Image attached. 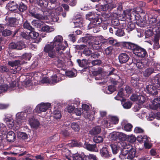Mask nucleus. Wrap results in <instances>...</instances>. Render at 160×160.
I'll list each match as a JSON object with an SVG mask.
<instances>
[{"label":"nucleus","instance_id":"obj_1","mask_svg":"<svg viewBox=\"0 0 160 160\" xmlns=\"http://www.w3.org/2000/svg\"><path fill=\"white\" fill-rule=\"evenodd\" d=\"M63 38L60 35L56 36L53 42L46 44L44 47L43 51L50 58H54L56 55L57 52L63 51L65 49V47L62 45Z\"/></svg>","mask_w":160,"mask_h":160},{"label":"nucleus","instance_id":"obj_2","mask_svg":"<svg viewBox=\"0 0 160 160\" xmlns=\"http://www.w3.org/2000/svg\"><path fill=\"white\" fill-rule=\"evenodd\" d=\"M130 9H127L124 11L125 15L128 17V18L131 20L135 21L138 20L139 22H141L140 27H143L145 24L146 21L144 19H146L145 16H142V13L140 14L139 13L135 12H131Z\"/></svg>","mask_w":160,"mask_h":160},{"label":"nucleus","instance_id":"obj_3","mask_svg":"<svg viewBox=\"0 0 160 160\" xmlns=\"http://www.w3.org/2000/svg\"><path fill=\"white\" fill-rule=\"evenodd\" d=\"M136 150L132 146L127 145L125 147V149L122 151V154L120 155L121 158H126L128 159H132L135 156Z\"/></svg>","mask_w":160,"mask_h":160},{"label":"nucleus","instance_id":"obj_4","mask_svg":"<svg viewBox=\"0 0 160 160\" xmlns=\"http://www.w3.org/2000/svg\"><path fill=\"white\" fill-rule=\"evenodd\" d=\"M29 12L32 17L38 19H45L47 16L43 10L33 6L29 7Z\"/></svg>","mask_w":160,"mask_h":160},{"label":"nucleus","instance_id":"obj_5","mask_svg":"<svg viewBox=\"0 0 160 160\" xmlns=\"http://www.w3.org/2000/svg\"><path fill=\"white\" fill-rule=\"evenodd\" d=\"M160 14V9H152L150 11L148 14V22L149 26L155 23V21H157V18Z\"/></svg>","mask_w":160,"mask_h":160},{"label":"nucleus","instance_id":"obj_6","mask_svg":"<svg viewBox=\"0 0 160 160\" xmlns=\"http://www.w3.org/2000/svg\"><path fill=\"white\" fill-rule=\"evenodd\" d=\"M133 54L139 58H145L148 56L146 49L137 44L133 52Z\"/></svg>","mask_w":160,"mask_h":160},{"label":"nucleus","instance_id":"obj_7","mask_svg":"<svg viewBox=\"0 0 160 160\" xmlns=\"http://www.w3.org/2000/svg\"><path fill=\"white\" fill-rule=\"evenodd\" d=\"M63 53L62 51L57 52L55 57L50 58H55L53 61L54 63L58 68H62L64 65L63 58L61 56Z\"/></svg>","mask_w":160,"mask_h":160},{"label":"nucleus","instance_id":"obj_8","mask_svg":"<svg viewBox=\"0 0 160 160\" xmlns=\"http://www.w3.org/2000/svg\"><path fill=\"white\" fill-rule=\"evenodd\" d=\"M50 106L51 104L49 103L42 102L37 106L35 110L38 113H40L42 112H45L50 108Z\"/></svg>","mask_w":160,"mask_h":160},{"label":"nucleus","instance_id":"obj_9","mask_svg":"<svg viewBox=\"0 0 160 160\" xmlns=\"http://www.w3.org/2000/svg\"><path fill=\"white\" fill-rule=\"evenodd\" d=\"M9 46L11 49L21 50L25 47V44L24 42L21 41L16 42L10 43Z\"/></svg>","mask_w":160,"mask_h":160},{"label":"nucleus","instance_id":"obj_10","mask_svg":"<svg viewBox=\"0 0 160 160\" xmlns=\"http://www.w3.org/2000/svg\"><path fill=\"white\" fill-rule=\"evenodd\" d=\"M137 44L129 42H123L119 43L122 48L131 50L133 52Z\"/></svg>","mask_w":160,"mask_h":160},{"label":"nucleus","instance_id":"obj_11","mask_svg":"<svg viewBox=\"0 0 160 160\" xmlns=\"http://www.w3.org/2000/svg\"><path fill=\"white\" fill-rule=\"evenodd\" d=\"M110 81L111 83L115 86V85H118L122 86L123 84V81L120 78V76L117 75H114L113 77H110Z\"/></svg>","mask_w":160,"mask_h":160},{"label":"nucleus","instance_id":"obj_12","mask_svg":"<svg viewBox=\"0 0 160 160\" xmlns=\"http://www.w3.org/2000/svg\"><path fill=\"white\" fill-rule=\"evenodd\" d=\"M108 16V14H106L104 13L102 14L100 19L101 22L100 23H98L99 27H102L104 30H106L107 29L109 24L108 21L107 20V19L106 18V17L107 16V17Z\"/></svg>","mask_w":160,"mask_h":160},{"label":"nucleus","instance_id":"obj_13","mask_svg":"<svg viewBox=\"0 0 160 160\" xmlns=\"http://www.w3.org/2000/svg\"><path fill=\"white\" fill-rule=\"evenodd\" d=\"M93 39V36L90 34H87L85 36L80 38L78 41L85 43L87 45H91Z\"/></svg>","mask_w":160,"mask_h":160},{"label":"nucleus","instance_id":"obj_14","mask_svg":"<svg viewBox=\"0 0 160 160\" xmlns=\"http://www.w3.org/2000/svg\"><path fill=\"white\" fill-rule=\"evenodd\" d=\"M134 62L138 68L142 69L143 68H146L149 66L148 62L146 60H135Z\"/></svg>","mask_w":160,"mask_h":160},{"label":"nucleus","instance_id":"obj_15","mask_svg":"<svg viewBox=\"0 0 160 160\" xmlns=\"http://www.w3.org/2000/svg\"><path fill=\"white\" fill-rule=\"evenodd\" d=\"M118 58L120 63H125L128 61L130 59L129 55L126 53L121 52L120 53Z\"/></svg>","mask_w":160,"mask_h":160},{"label":"nucleus","instance_id":"obj_16","mask_svg":"<svg viewBox=\"0 0 160 160\" xmlns=\"http://www.w3.org/2000/svg\"><path fill=\"white\" fill-rule=\"evenodd\" d=\"M100 154L101 156L104 158H107L112 155L107 147H103L100 150Z\"/></svg>","mask_w":160,"mask_h":160},{"label":"nucleus","instance_id":"obj_17","mask_svg":"<svg viewBox=\"0 0 160 160\" xmlns=\"http://www.w3.org/2000/svg\"><path fill=\"white\" fill-rule=\"evenodd\" d=\"M19 2H18L17 1H10L7 5V7L9 10L14 11L16 10L18 8Z\"/></svg>","mask_w":160,"mask_h":160},{"label":"nucleus","instance_id":"obj_18","mask_svg":"<svg viewBox=\"0 0 160 160\" xmlns=\"http://www.w3.org/2000/svg\"><path fill=\"white\" fill-rule=\"evenodd\" d=\"M156 87L152 85H149L146 86V92L153 95H156L158 94V91Z\"/></svg>","mask_w":160,"mask_h":160},{"label":"nucleus","instance_id":"obj_19","mask_svg":"<svg viewBox=\"0 0 160 160\" xmlns=\"http://www.w3.org/2000/svg\"><path fill=\"white\" fill-rule=\"evenodd\" d=\"M6 138L7 141L10 142H14L16 140L15 133L12 131H9L7 134Z\"/></svg>","mask_w":160,"mask_h":160},{"label":"nucleus","instance_id":"obj_20","mask_svg":"<svg viewBox=\"0 0 160 160\" xmlns=\"http://www.w3.org/2000/svg\"><path fill=\"white\" fill-rule=\"evenodd\" d=\"M26 115V113L24 112L18 113L16 115V119L17 122L19 123H22L23 122L22 121L25 119Z\"/></svg>","mask_w":160,"mask_h":160},{"label":"nucleus","instance_id":"obj_21","mask_svg":"<svg viewBox=\"0 0 160 160\" xmlns=\"http://www.w3.org/2000/svg\"><path fill=\"white\" fill-rule=\"evenodd\" d=\"M151 83L157 88L160 86V73L157 74L151 80Z\"/></svg>","mask_w":160,"mask_h":160},{"label":"nucleus","instance_id":"obj_22","mask_svg":"<svg viewBox=\"0 0 160 160\" xmlns=\"http://www.w3.org/2000/svg\"><path fill=\"white\" fill-rule=\"evenodd\" d=\"M27 62H26L24 61L16 60L15 61H9L8 62V64L9 66L12 67H14L20 66Z\"/></svg>","mask_w":160,"mask_h":160},{"label":"nucleus","instance_id":"obj_23","mask_svg":"<svg viewBox=\"0 0 160 160\" xmlns=\"http://www.w3.org/2000/svg\"><path fill=\"white\" fill-rule=\"evenodd\" d=\"M29 122L31 127L34 128H38L40 124L39 121L33 117L29 118Z\"/></svg>","mask_w":160,"mask_h":160},{"label":"nucleus","instance_id":"obj_24","mask_svg":"<svg viewBox=\"0 0 160 160\" xmlns=\"http://www.w3.org/2000/svg\"><path fill=\"white\" fill-rule=\"evenodd\" d=\"M93 17V19L91 20V22L88 25H89V27H93V26H94V24H97V22H100V19L101 18V17H100V16L99 14H98L95 13L94 16Z\"/></svg>","mask_w":160,"mask_h":160},{"label":"nucleus","instance_id":"obj_25","mask_svg":"<svg viewBox=\"0 0 160 160\" xmlns=\"http://www.w3.org/2000/svg\"><path fill=\"white\" fill-rule=\"evenodd\" d=\"M36 4L43 9L47 7L48 2L47 0H37Z\"/></svg>","mask_w":160,"mask_h":160},{"label":"nucleus","instance_id":"obj_26","mask_svg":"<svg viewBox=\"0 0 160 160\" xmlns=\"http://www.w3.org/2000/svg\"><path fill=\"white\" fill-rule=\"evenodd\" d=\"M71 127L74 132H78L81 128L80 123L79 122H72L71 124Z\"/></svg>","mask_w":160,"mask_h":160},{"label":"nucleus","instance_id":"obj_27","mask_svg":"<svg viewBox=\"0 0 160 160\" xmlns=\"http://www.w3.org/2000/svg\"><path fill=\"white\" fill-rule=\"evenodd\" d=\"M109 8L108 4L100 5V3L96 5V9L99 11H105L108 9Z\"/></svg>","mask_w":160,"mask_h":160},{"label":"nucleus","instance_id":"obj_28","mask_svg":"<svg viewBox=\"0 0 160 160\" xmlns=\"http://www.w3.org/2000/svg\"><path fill=\"white\" fill-rule=\"evenodd\" d=\"M152 109L156 110L158 108H160V98H154L152 102Z\"/></svg>","mask_w":160,"mask_h":160},{"label":"nucleus","instance_id":"obj_29","mask_svg":"<svg viewBox=\"0 0 160 160\" xmlns=\"http://www.w3.org/2000/svg\"><path fill=\"white\" fill-rule=\"evenodd\" d=\"M101 131V127L98 126L93 128L90 131V133L91 135H95L100 133Z\"/></svg>","mask_w":160,"mask_h":160},{"label":"nucleus","instance_id":"obj_30","mask_svg":"<svg viewBox=\"0 0 160 160\" xmlns=\"http://www.w3.org/2000/svg\"><path fill=\"white\" fill-rule=\"evenodd\" d=\"M84 146L86 148L88 151H95L96 149V144H91L87 142H85Z\"/></svg>","mask_w":160,"mask_h":160},{"label":"nucleus","instance_id":"obj_31","mask_svg":"<svg viewBox=\"0 0 160 160\" xmlns=\"http://www.w3.org/2000/svg\"><path fill=\"white\" fill-rule=\"evenodd\" d=\"M126 99L122 98L121 100V104L123 107L125 109H129L132 106V103L130 101L126 102Z\"/></svg>","mask_w":160,"mask_h":160},{"label":"nucleus","instance_id":"obj_32","mask_svg":"<svg viewBox=\"0 0 160 160\" xmlns=\"http://www.w3.org/2000/svg\"><path fill=\"white\" fill-rule=\"evenodd\" d=\"M110 146L113 154H116L119 151L120 147L117 144H111Z\"/></svg>","mask_w":160,"mask_h":160},{"label":"nucleus","instance_id":"obj_33","mask_svg":"<svg viewBox=\"0 0 160 160\" xmlns=\"http://www.w3.org/2000/svg\"><path fill=\"white\" fill-rule=\"evenodd\" d=\"M54 29L52 28H50L49 26L44 25L42 26L41 31L43 32H51L54 31Z\"/></svg>","mask_w":160,"mask_h":160},{"label":"nucleus","instance_id":"obj_34","mask_svg":"<svg viewBox=\"0 0 160 160\" xmlns=\"http://www.w3.org/2000/svg\"><path fill=\"white\" fill-rule=\"evenodd\" d=\"M84 160H101L99 159L96 156L93 154H89L84 156Z\"/></svg>","mask_w":160,"mask_h":160},{"label":"nucleus","instance_id":"obj_35","mask_svg":"<svg viewBox=\"0 0 160 160\" xmlns=\"http://www.w3.org/2000/svg\"><path fill=\"white\" fill-rule=\"evenodd\" d=\"M92 48L96 50H98L101 47V44L100 42L99 41H95L94 42H92V44L91 45Z\"/></svg>","mask_w":160,"mask_h":160},{"label":"nucleus","instance_id":"obj_36","mask_svg":"<svg viewBox=\"0 0 160 160\" xmlns=\"http://www.w3.org/2000/svg\"><path fill=\"white\" fill-rule=\"evenodd\" d=\"M51 80L52 83H57L62 80L60 75L56 74L52 75L51 77Z\"/></svg>","mask_w":160,"mask_h":160},{"label":"nucleus","instance_id":"obj_37","mask_svg":"<svg viewBox=\"0 0 160 160\" xmlns=\"http://www.w3.org/2000/svg\"><path fill=\"white\" fill-rule=\"evenodd\" d=\"M84 154H77L73 155L72 158L73 160H84Z\"/></svg>","mask_w":160,"mask_h":160},{"label":"nucleus","instance_id":"obj_38","mask_svg":"<svg viewBox=\"0 0 160 160\" xmlns=\"http://www.w3.org/2000/svg\"><path fill=\"white\" fill-rule=\"evenodd\" d=\"M94 26L93 27H89V25H88V29H92V31L94 33H97L100 31V28H99V26L98 24H95Z\"/></svg>","mask_w":160,"mask_h":160},{"label":"nucleus","instance_id":"obj_39","mask_svg":"<svg viewBox=\"0 0 160 160\" xmlns=\"http://www.w3.org/2000/svg\"><path fill=\"white\" fill-rule=\"evenodd\" d=\"M116 90V88L114 85H110L108 86L107 90H106V93L111 94Z\"/></svg>","mask_w":160,"mask_h":160},{"label":"nucleus","instance_id":"obj_40","mask_svg":"<svg viewBox=\"0 0 160 160\" xmlns=\"http://www.w3.org/2000/svg\"><path fill=\"white\" fill-rule=\"evenodd\" d=\"M66 12H63L61 14H59L58 16H56L55 15V17H53V20H55L57 22H60L61 20H59L60 18H61V16H62L63 18H65L66 16Z\"/></svg>","mask_w":160,"mask_h":160},{"label":"nucleus","instance_id":"obj_41","mask_svg":"<svg viewBox=\"0 0 160 160\" xmlns=\"http://www.w3.org/2000/svg\"><path fill=\"white\" fill-rule=\"evenodd\" d=\"M34 29L32 30H30L31 31L29 33V39L30 38L36 39L39 36V33L34 31Z\"/></svg>","mask_w":160,"mask_h":160},{"label":"nucleus","instance_id":"obj_42","mask_svg":"<svg viewBox=\"0 0 160 160\" xmlns=\"http://www.w3.org/2000/svg\"><path fill=\"white\" fill-rule=\"evenodd\" d=\"M103 138L100 136H96L93 138V141L96 143H100L103 141Z\"/></svg>","mask_w":160,"mask_h":160},{"label":"nucleus","instance_id":"obj_43","mask_svg":"<svg viewBox=\"0 0 160 160\" xmlns=\"http://www.w3.org/2000/svg\"><path fill=\"white\" fill-rule=\"evenodd\" d=\"M9 70L7 66L5 65H1L0 66V72L2 73H7L9 72Z\"/></svg>","mask_w":160,"mask_h":160},{"label":"nucleus","instance_id":"obj_44","mask_svg":"<svg viewBox=\"0 0 160 160\" xmlns=\"http://www.w3.org/2000/svg\"><path fill=\"white\" fill-rule=\"evenodd\" d=\"M16 19L13 18H9L8 19L7 24L9 26L11 27L13 26L15 24Z\"/></svg>","mask_w":160,"mask_h":160},{"label":"nucleus","instance_id":"obj_45","mask_svg":"<svg viewBox=\"0 0 160 160\" xmlns=\"http://www.w3.org/2000/svg\"><path fill=\"white\" fill-rule=\"evenodd\" d=\"M138 78H135L133 77H131V83L133 87H136L138 86Z\"/></svg>","mask_w":160,"mask_h":160},{"label":"nucleus","instance_id":"obj_46","mask_svg":"<svg viewBox=\"0 0 160 160\" xmlns=\"http://www.w3.org/2000/svg\"><path fill=\"white\" fill-rule=\"evenodd\" d=\"M115 32V34L119 37H122L125 35V32L123 29H118Z\"/></svg>","mask_w":160,"mask_h":160},{"label":"nucleus","instance_id":"obj_47","mask_svg":"<svg viewBox=\"0 0 160 160\" xmlns=\"http://www.w3.org/2000/svg\"><path fill=\"white\" fill-rule=\"evenodd\" d=\"M18 137L20 139H22L23 140H26L28 138V136L27 134L23 132H20L18 134Z\"/></svg>","mask_w":160,"mask_h":160},{"label":"nucleus","instance_id":"obj_48","mask_svg":"<svg viewBox=\"0 0 160 160\" xmlns=\"http://www.w3.org/2000/svg\"><path fill=\"white\" fill-rule=\"evenodd\" d=\"M23 27L24 28L27 29L30 31L34 29V28H32L30 25V23L28 22L27 20L24 22Z\"/></svg>","mask_w":160,"mask_h":160},{"label":"nucleus","instance_id":"obj_49","mask_svg":"<svg viewBox=\"0 0 160 160\" xmlns=\"http://www.w3.org/2000/svg\"><path fill=\"white\" fill-rule=\"evenodd\" d=\"M32 57L31 54L30 53H25L21 56V58L25 60H30Z\"/></svg>","mask_w":160,"mask_h":160},{"label":"nucleus","instance_id":"obj_50","mask_svg":"<svg viewBox=\"0 0 160 160\" xmlns=\"http://www.w3.org/2000/svg\"><path fill=\"white\" fill-rule=\"evenodd\" d=\"M146 100V97L142 95H138L137 101L140 104L143 103Z\"/></svg>","mask_w":160,"mask_h":160},{"label":"nucleus","instance_id":"obj_51","mask_svg":"<svg viewBox=\"0 0 160 160\" xmlns=\"http://www.w3.org/2000/svg\"><path fill=\"white\" fill-rule=\"evenodd\" d=\"M18 9L21 12H23L27 8V6L22 2L19 3Z\"/></svg>","mask_w":160,"mask_h":160},{"label":"nucleus","instance_id":"obj_52","mask_svg":"<svg viewBox=\"0 0 160 160\" xmlns=\"http://www.w3.org/2000/svg\"><path fill=\"white\" fill-rule=\"evenodd\" d=\"M153 72H154L153 68H149L145 70L144 72V74L146 76H148Z\"/></svg>","mask_w":160,"mask_h":160},{"label":"nucleus","instance_id":"obj_53","mask_svg":"<svg viewBox=\"0 0 160 160\" xmlns=\"http://www.w3.org/2000/svg\"><path fill=\"white\" fill-rule=\"evenodd\" d=\"M12 33V31L6 29L5 30H3L2 32V36L4 37H7L11 35Z\"/></svg>","mask_w":160,"mask_h":160},{"label":"nucleus","instance_id":"obj_54","mask_svg":"<svg viewBox=\"0 0 160 160\" xmlns=\"http://www.w3.org/2000/svg\"><path fill=\"white\" fill-rule=\"evenodd\" d=\"M90 56L92 58H98L100 56V54L97 51H94L92 52Z\"/></svg>","mask_w":160,"mask_h":160},{"label":"nucleus","instance_id":"obj_55","mask_svg":"<svg viewBox=\"0 0 160 160\" xmlns=\"http://www.w3.org/2000/svg\"><path fill=\"white\" fill-rule=\"evenodd\" d=\"M135 25L134 23H129L126 28L127 32H129L135 29Z\"/></svg>","mask_w":160,"mask_h":160},{"label":"nucleus","instance_id":"obj_56","mask_svg":"<svg viewBox=\"0 0 160 160\" xmlns=\"http://www.w3.org/2000/svg\"><path fill=\"white\" fill-rule=\"evenodd\" d=\"M62 115L60 111L59 110H55L54 112V117L56 119H60Z\"/></svg>","mask_w":160,"mask_h":160},{"label":"nucleus","instance_id":"obj_57","mask_svg":"<svg viewBox=\"0 0 160 160\" xmlns=\"http://www.w3.org/2000/svg\"><path fill=\"white\" fill-rule=\"evenodd\" d=\"M8 88V86L7 84H3L0 85V93L6 91Z\"/></svg>","mask_w":160,"mask_h":160},{"label":"nucleus","instance_id":"obj_58","mask_svg":"<svg viewBox=\"0 0 160 160\" xmlns=\"http://www.w3.org/2000/svg\"><path fill=\"white\" fill-rule=\"evenodd\" d=\"M20 35L23 38L27 40H29V33L28 34L27 32H24L20 31Z\"/></svg>","mask_w":160,"mask_h":160},{"label":"nucleus","instance_id":"obj_59","mask_svg":"<svg viewBox=\"0 0 160 160\" xmlns=\"http://www.w3.org/2000/svg\"><path fill=\"white\" fill-rule=\"evenodd\" d=\"M92 51L88 48H85L84 49L83 53L86 56H90L92 53Z\"/></svg>","mask_w":160,"mask_h":160},{"label":"nucleus","instance_id":"obj_60","mask_svg":"<svg viewBox=\"0 0 160 160\" xmlns=\"http://www.w3.org/2000/svg\"><path fill=\"white\" fill-rule=\"evenodd\" d=\"M134 10L135 11V12L138 13H140V14H141L142 13V16H143L144 15L146 17L145 13L144 12H143L142 8L141 7H140L139 6L135 8L134 9Z\"/></svg>","mask_w":160,"mask_h":160},{"label":"nucleus","instance_id":"obj_61","mask_svg":"<svg viewBox=\"0 0 160 160\" xmlns=\"http://www.w3.org/2000/svg\"><path fill=\"white\" fill-rule=\"evenodd\" d=\"M102 68H99L97 70L93 71L92 72V74L94 76H97L102 73Z\"/></svg>","mask_w":160,"mask_h":160},{"label":"nucleus","instance_id":"obj_62","mask_svg":"<svg viewBox=\"0 0 160 160\" xmlns=\"http://www.w3.org/2000/svg\"><path fill=\"white\" fill-rule=\"evenodd\" d=\"M132 128V125L129 123L126 124L124 126V129L125 130L127 131H130Z\"/></svg>","mask_w":160,"mask_h":160},{"label":"nucleus","instance_id":"obj_63","mask_svg":"<svg viewBox=\"0 0 160 160\" xmlns=\"http://www.w3.org/2000/svg\"><path fill=\"white\" fill-rule=\"evenodd\" d=\"M113 48L112 47H108L105 49V53L107 55H109L112 53Z\"/></svg>","mask_w":160,"mask_h":160},{"label":"nucleus","instance_id":"obj_64","mask_svg":"<svg viewBox=\"0 0 160 160\" xmlns=\"http://www.w3.org/2000/svg\"><path fill=\"white\" fill-rule=\"evenodd\" d=\"M155 23L152 24L150 26V27H152V28H156L157 27L158 28H160V19L158 21L157 20L156 21H155Z\"/></svg>","mask_w":160,"mask_h":160}]
</instances>
